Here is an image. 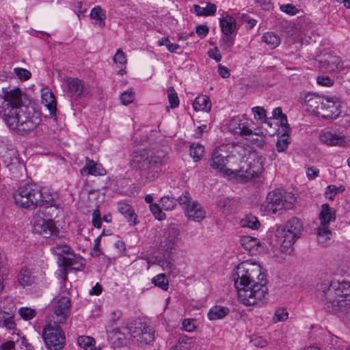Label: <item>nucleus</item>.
Wrapping results in <instances>:
<instances>
[{
	"label": "nucleus",
	"mask_w": 350,
	"mask_h": 350,
	"mask_svg": "<svg viewBox=\"0 0 350 350\" xmlns=\"http://www.w3.org/2000/svg\"><path fill=\"white\" fill-rule=\"evenodd\" d=\"M288 312H287L286 309L284 308H278L274 312V314L272 318V321L274 323L282 322L286 321L288 319Z\"/></svg>",
	"instance_id": "obj_48"
},
{
	"label": "nucleus",
	"mask_w": 350,
	"mask_h": 350,
	"mask_svg": "<svg viewBox=\"0 0 350 350\" xmlns=\"http://www.w3.org/2000/svg\"><path fill=\"white\" fill-rule=\"evenodd\" d=\"M262 40L271 49L276 48L280 43V38L273 32L265 33L262 38Z\"/></svg>",
	"instance_id": "obj_42"
},
{
	"label": "nucleus",
	"mask_w": 350,
	"mask_h": 350,
	"mask_svg": "<svg viewBox=\"0 0 350 350\" xmlns=\"http://www.w3.org/2000/svg\"><path fill=\"white\" fill-rule=\"evenodd\" d=\"M178 201L184 208L188 219L194 221H200L205 217L204 209L197 201H191V197L189 192L185 191L178 198Z\"/></svg>",
	"instance_id": "obj_11"
},
{
	"label": "nucleus",
	"mask_w": 350,
	"mask_h": 350,
	"mask_svg": "<svg viewBox=\"0 0 350 350\" xmlns=\"http://www.w3.org/2000/svg\"><path fill=\"white\" fill-rule=\"evenodd\" d=\"M319 116L324 119L335 120L340 113V103L336 98L324 97Z\"/></svg>",
	"instance_id": "obj_16"
},
{
	"label": "nucleus",
	"mask_w": 350,
	"mask_h": 350,
	"mask_svg": "<svg viewBox=\"0 0 350 350\" xmlns=\"http://www.w3.org/2000/svg\"><path fill=\"white\" fill-rule=\"evenodd\" d=\"M131 339L143 344H150L154 340L152 326L142 319H137L129 325Z\"/></svg>",
	"instance_id": "obj_10"
},
{
	"label": "nucleus",
	"mask_w": 350,
	"mask_h": 350,
	"mask_svg": "<svg viewBox=\"0 0 350 350\" xmlns=\"http://www.w3.org/2000/svg\"><path fill=\"white\" fill-rule=\"evenodd\" d=\"M320 225L317 228L318 241L324 244L332 237V232L329 230L331 222L336 220V211L328 204H324L321 206L319 214Z\"/></svg>",
	"instance_id": "obj_9"
},
{
	"label": "nucleus",
	"mask_w": 350,
	"mask_h": 350,
	"mask_svg": "<svg viewBox=\"0 0 350 350\" xmlns=\"http://www.w3.org/2000/svg\"><path fill=\"white\" fill-rule=\"evenodd\" d=\"M157 44L160 46H165L167 51L170 53H180L182 52L180 46L178 44L170 42L167 37H163L159 39L158 40Z\"/></svg>",
	"instance_id": "obj_41"
},
{
	"label": "nucleus",
	"mask_w": 350,
	"mask_h": 350,
	"mask_svg": "<svg viewBox=\"0 0 350 350\" xmlns=\"http://www.w3.org/2000/svg\"><path fill=\"white\" fill-rule=\"evenodd\" d=\"M85 266L84 259L81 256L62 258L59 261V267H64L69 269L76 271L81 270Z\"/></svg>",
	"instance_id": "obj_22"
},
{
	"label": "nucleus",
	"mask_w": 350,
	"mask_h": 350,
	"mask_svg": "<svg viewBox=\"0 0 350 350\" xmlns=\"http://www.w3.org/2000/svg\"><path fill=\"white\" fill-rule=\"evenodd\" d=\"M42 336L46 347L49 350H62L65 345L64 332L57 321H51L45 325Z\"/></svg>",
	"instance_id": "obj_8"
},
{
	"label": "nucleus",
	"mask_w": 350,
	"mask_h": 350,
	"mask_svg": "<svg viewBox=\"0 0 350 350\" xmlns=\"http://www.w3.org/2000/svg\"><path fill=\"white\" fill-rule=\"evenodd\" d=\"M3 101L0 117L7 126L21 135L34 131L41 122V116L32 107L23 105L19 89L3 92Z\"/></svg>",
	"instance_id": "obj_1"
},
{
	"label": "nucleus",
	"mask_w": 350,
	"mask_h": 350,
	"mask_svg": "<svg viewBox=\"0 0 350 350\" xmlns=\"http://www.w3.org/2000/svg\"><path fill=\"white\" fill-rule=\"evenodd\" d=\"M229 313V309L226 307L215 306L212 307L208 312V318L211 321L223 319Z\"/></svg>",
	"instance_id": "obj_34"
},
{
	"label": "nucleus",
	"mask_w": 350,
	"mask_h": 350,
	"mask_svg": "<svg viewBox=\"0 0 350 350\" xmlns=\"http://www.w3.org/2000/svg\"><path fill=\"white\" fill-rule=\"evenodd\" d=\"M217 208L223 215H228L233 208V200L228 197H220L217 202Z\"/></svg>",
	"instance_id": "obj_36"
},
{
	"label": "nucleus",
	"mask_w": 350,
	"mask_h": 350,
	"mask_svg": "<svg viewBox=\"0 0 350 350\" xmlns=\"http://www.w3.org/2000/svg\"><path fill=\"white\" fill-rule=\"evenodd\" d=\"M239 224L243 228H248L252 230H257L260 226L258 218L253 215H247L240 220Z\"/></svg>",
	"instance_id": "obj_37"
},
{
	"label": "nucleus",
	"mask_w": 350,
	"mask_h": 350,
	"mask_svg": "<svg viewBox=\"0 0 350 350\" xmlns=\"http://www.w3.org/2000/svg\"><path fill=\"white\" fill-rule=\"evenodd\" d=\"M18 314L23 319L29 321L36 317L37 312L33 308L23 307L18 310Z\"/></svg>",
	"instance_id": "obj_49"
},
{
	"label": "nucleus",
	"mask_w": 350,
	"mask_h": 350,
	"mask_svg": "<svg viewBox=\"0 0 350 350\" xmlns=\"http://www.w3.org/2000/svg\"><path fill=\"white\" fill-rule=\"evenodd\" d=\"M296 198L291 192L274 190L268 193L265 202L267 211L276 214L281 211L293 208Z\"/></svg>",
	"instance_id": "obj_7"
},
{
	"label": "nucleus",
	"mask_w": 350,
	"mask_h": 350,
	"mask_svg": "<svg viewBox=\"0 0 350 350\" xmlns=\"http://www.w3.org/2000/svg\"><path fill=\"white\" fill-rule=\"evenodd\" d=\"M56 197L51 189L36 184H25L14 194L16 204L26 208L53 206Z\"/></svg>",
	"instance_id": "obj_4"
},
{
	"label": "nucleus",
	"mask_w": 350,
	"mask_h": 350,
	"mask_svg": "<svg viewBox=\"0 0 350 350\" xmlns=\"http://www.w3.org/2000/svg\"><path fill=\"white\" fill-rule=\"evenodd\" d=\"M64 85L65 92L75 100L86 96L90 92V85L78 78H66Z\"/></svg>",
	"instance_id": "obj_12"
},
{
	"label": "nucleus",
	"mask_w": 350,
	"mask_h": 350,
	"mask_svg": "<svg viewBox=\"0 0 350 350\" xmlns=\"http://www.w3.org/2000/svg\"><path fill=\"white\" fill-rule=\"evenodd\" d=\"M345 190V187L343 185L336 187V185H330L327 187L325 195L329 200H334L337 193L343 192Z\"/></svg>",
	"instance_id": "obj_46"
},
{
	"label": "nucleus",
	"mask_w": 350,
	"mask_h": 350,
	"mask_svg": "<svg viewBox=\"0 0 350 350\" xmlns=\"http://www.w3.org/2000/svg\"><path fill=\"white\" fill-rule=\"evenodd\" d=\"M152 282L164 291H167L169 286L168 280L164 273H159L152 279Z\"/></svg>",
	"instance_id": "obj_45"
},
{
	"label": "nucleus",
	"mask_w": 350,
	"mask_h": 350,
	"mask_svg": "<svg viewBox=\"0 0 350 350\" xmlns=\"http://www.w3.org/2000/svg\"><path fill=\"white\" fill-rule=\"evenodd\" d=\"M239 243L243 248L250 252L260 245V241L258 239L247 235L240 237Z\"/></svg>",
	"instance_id": "obj_32"
},
{
	"label": "nucleus",
	"mask_w": 350,
	"mask_h": 350,
	"mask_svg": "<svg viewBox=\"0 0 350 350\" xmlns=\"http://www.w3.org/2000/svg\"><path fill=\"white\" fill-rule=\"evenodd\" d=\"M90 17L95 21L94 24L100 27L105 26L106 13L99 5L93 8L90 13Z\"/></svg>",
	"instance_id": "obj_28"
},
{
	"label": "nucleus",
	"mask_w": 350,
	"mask_h": 350,
	"mask_svg": "<svg viewBox=\"0 0 350 350\" xmlns=\"http://www.w3.org/2000/svg\"><path fill=\"white\" fill-rule=\"evenodd\" d=\"M319 170L314 167H308L306 171V175L309 179H314L319 176Z\"/></svg>",
	"instance_id": "obj_62"
},
{
	"label": "nucleus",
	"mask_w": 350,
	"mask_h": 350,
	"mask_svg": "<svg viewBox=\"0 0 350 350\" xmlns=\"http://www.w3.org/2000/svg\"><path fill=\"white\" fill-rule=\"evenodd\" d=\"M218 73L222 78H228L230 76V71L228 68L222 66L221 64L218 65Z\"/></svg>",
	"instance_id": "obj_64"
},
{
	"label": "nucleus",
	"mask_w": 350,
	"mask_h": 350,
	"mask_svg": "<svg viewBox=\"0 0 350 350\" xmlns=\"http://www.w3.org/2000/svg\"><path fill=\"white\" fill-rule=\"evenodd\" d=\"M77 343L85 350H96L94 339L90 336H79L77 338Z\"/></svg>",
	"instance_id": "obj_40"
},
{
	"label": "nucleus",
	"mask_w": 350,
	"mask_h": 350,
	"mask_svg": "<svg viewBox=\"0 0 350 350\" xmlns=\"http://www.w3.org/2000/svg\"><path fill=\"white\" fill-rule=\"evenodd\" d=\"M160 205L164 211L172 210L176 205V200L168 196H164L161 198Z\"/></svg>",
	"instance_id": "obj_47"
},
{
	"label": "nucleus",
	"mask_w": 350,
	"mask_h": 350,
	"mask_svg": "<svg viewBox=\"0 0 350 350\" xmlns=\"http://www.w3.org/2000/svg\"><path fill=\"white\" fill-rule=\"evenodd\" d=\"M280 10L282 12L291 16H294L299 12V10L291 3L281 5Z\"/></svg>",
	"instance_id": "obj_55"
},
{
	"label": "nucleus",
	"mask_w": 350,
	"mask_h": 350,
	"mask_svg": "<svg viewBox=\"0 0 350 350\" xmlns=\"http://www.w3.org/2000/svg\"><path fill=\"white\" fill-rule=\"evenodd\" d=\"M303 230V224L297 217L291 218L284 227L278 226L275 231V236L282 239L281 240V250L288 252L300 237Z\"/></svg>",
	"instance_id": "obj_6"
},
{
	"label": "nucleus",
	"mask_w": 350,
	"mask_h": 350,
	"mask_svg": "<svg viewBox=\"0 0 350 350\" xmlns=\"http://www.w3.org/2000/svg\"><path fill=\"white\" fill-rule=\"evenodd\" d=\"M228 151L233 157H239L243 159L248 155L245 161L247 167L245 170V174H244L247 180L258 176L262 172L263 165L261 158L256 152H250L249 149L245 148L239 144L221 146L215 149L212 154L211 159L209 160V164L213 170L229 174L230 170L226 168L228 158L230 157L228 154Z\"/></svg>",
	"instance_id": "obj_3"
},
{
	"label": "nucleus",
	"mask_w": 350,
	"mask_h": 350,
	"mask_svg": "<svg viewBox=\"0 0 350 350\" xmlns=\"http://www.w3.org/2000/svg\"><path fill=\"white\" fill-rule=\"evenodd\" d=\"M92 224L94 227L100 228L101 226L100 214L98 209L94 210L92 215Z\"/></svg>",
	"instance_id": "obj_59"
},
{
	"label": "nucleus",
	"mask_w": 350,
	"mask_h": 350,
	"mask_svg": "<svg viewBox=\"0 0 350 350\" xmlns=\"http://www.w3.org/2000/svg\"><path fill=\"white\" fill-rule=\"evenodd\" d=\"M135 100V92L132 90L124 91L120 95L121 103L127 105L133 103Z\"/></svg>",
	"instance_id": "obj_51"
},
{
	"label": "nucleus",
	"mask_w": 350,
	"mask_h": 350,
	"mask_svg": "<svg viewBox=\"0 0 350 350\" xmlns=\"http://www.w3.org/2000/svg\"><path fill=\"white\" fill-rule=\"evenodd\" d=\"M100 237H98L94 240V247L91 252L93 256H98L100 254L101 252L100 250Z\"/></svg>",
	"instance_id": "obj_61"
},
{
	"label": "nucleus",
	"mask_w": 350,
	"mask_h": 350,
	"mask_svg": "<svg viewBox=\"0 0 350 350\" xmlns=\"http://www.w3.org/2000/svg\"><path fill=\"white\" fill-rule=\"evenodd\" d=\"M208 55L210 57L215 59L217 62H219L221 59V55L219 53L217 48L213 49H210L208 51Z\"/></svg>",
	"instance_id": "obj_63"
},
{
	"label": "nucleus",
	"mask_w": 350,
	"mask_h": 350,
	"mask_svg": "<svg viewBox=\"0 0 350 350\" xmlns=\"http://www.w3.org/2000/svg\"><path fill=\"white\" fill-rule=\"evenodd\" d=\"M320 141L327 146H345L347 142L344 135L329 131H322L319 135Z\"/></svg>",
	"instance_id": "obj_19"
},
{
	"label": "nucleus",
	"mask_w": 350,
	"mask_h": 350,
	"mask_svg": "<svg viewBox=\"0 0 350 350\" xmlns=\"http://www.w3.org/2000/svg\"><path fill=\"white\" fill-rule=\"evenodd\" d=\"M168 100L171 108L174 109L179 105V99L177 94L173 87L167 88Z\"/></svg>",
	"instance_id": "obj_50"
},
{
	"label": "nucleus",
	"mask_w": 350,
	"mask_h": 350,
	"mask_svg": "<svg viewBox=\"0 0 350 350\" xmlns=\"http://www.w3.org/2000/svg\"><path fill=\"white\" fill-rule=\"evenodd\" d=\"M323 98L317 94H307L304 99L307 111L319 116Z\"/></svg>",
	"instance_id": "obj_20"
},
{
	"label": "nucleus",
	"mask_w": 350,
	"mask_h": 350,
	"mask_svg": "<svg viewBox=\"0 0 350 350\" xmlns=\"http://www.w3.org/2000/svg\"><path fill=\"white\" fill-rule=\"evenodd\" d=\"M118 210L120 213L126 218L131 224L135 225L136 224L137 215L130 204L120 202L118 204Z\"/></svg>",
	"instance_id": "obj_27"
},
{
	"label": "nucleus",
	"mask_w": 350,
	"mask_h": 350,
	"mask_svg": "<svg viewBox=\"0 0 350 350\" xmlns=\"http://www.w3.org/2000/svg\"><path fill=\"white\" fill-rule=\"evenodd\" d=\"M16 326L14 316L10 313L0 310V327H5L8 330L14 331Z\"/></svg>",
	"instance_id": "obj_31"
},
{
	"label": "nucleus",
	"mask_w": 350,
	"mask_h": 350,
	"mask_svg": "<svg viewBox=\"0 0 350 350\" xmlns=\"http://www.w3.org/2000/svg\"><path fill=\"white\" fill-rule=\"evenodd\" d=\"M149 208L156 219L163 220L165 218V214L163 213L161 205L157 204H150Z\"/></svg>",
	"instance_id": "obj_52"
},
{
	"label": "nucleus",
	"mask_w": 350,
	"mask_h": 350,
	"mask_svg": "<svg viewBox=\"0 0 350 350\" xmlns=\"http://www.w3.org/2000/svg\"><path fill=\"white\" fill-rule=\"evenodd\" d=\"M179 230L174 227L170 226L165 229L161 239L160 246L165 251H171L179 241Z\"/></svg>",
	"instance_id": "obj_18"
},
{
	"label": "nucleus",
	"mask_w": 350,
	"mask_h": 350,
	"mask_svg": "<svg viewBox=\"0 0 350 350\" xmlns=\"http://www.w3.org/2000/svg\"><path fill=\"white\" fill-rule=\"evenodd\" d=\"M5 255L0 254V293H1L5 287V282L8 280L9 270L5 265Z\"/></svg>",
	"instance_id": "obj_38"
},
{
	"label": "nucleus",
	"mask_w": 350,
	"mask_h": 350,
	"mask_svg": "<svg viewBox=\"0 0 350 350\" xmlns=\"http://www.w3.org/2000/svg\"><path fill=\"white\" fill-rule=\"evenodd\" d=\"M111 337L118 340L122 345H126L127 340H130L129 326L116 327L111 332Z\"/></svg>",
	"instance_id": "obj_29"
},
{
	"label": "nucleus",
	"mask_w": 350,
	"mask_h": 350,
	"mask_svg": "<svg viewBox=\"0 0 350 350\" xmlns=\"http://www.w3.org/2000/svg\"><path fill=\"white\" fill-rule=\"evenodd\" d=\"M85 165L81 170V173L88 175L103 176L105 174V170L100 164L95 163L93 160L86 159Z\"/></svg>",
	"instance_id": "obj_23"
},
{
	"label": "nucleus",
	"mask_w": 350,
	"mask_h": 350,
	"mask_svg": "<svg viewBox=\"0 0 350 350\" xmlns=\"http://www.w3.org/2000/svg\"><path fill=\"white\" fill-rule=\"evenodd\" d=\"M42 103L49 109L51 116L56 115V99L51 91L44 89L42 92Z\"/></svg>",
	"instance_id": "obj_24"
},
{
	"label": "nucleus",
	"mask_w": 350,
	"mask_h": 350,
	"mask_svg": "<svg viewBox=\"0 0 350 350\" xmlns=\"http://www.w3.org/2000/svg\"><path fill=\"white\" fill-rule=\"evenodd\" d=\"M2 161L3 163L10 170L12 167H15L19 164V159L18 157V153L15 150L10 149L5 152L1 155Z\"/></svg>",
	"instance_id": "obj_30"
},
{
	"label": "nucleus",
	"mask_w": 350,
	"mask_h": 350,
	"mask_svg": "<svg viewBox=\"0 0 350 350\" xmlns=\"http://www.w3.org/2000/svg\"><path fill=\"white\" fill-rule=\"evenodd\" d=\"M254 118L258 120H266V111L262 107H254L252 109Z\"/></svg>",
	"instance_id": "obj_54"
},
{
	"label": "nucleus",
	"mask_w": 350,
	"mask_h": 350,
	"mask_svg": "<svg viewBox=\"0 0 350 350\" xmlns=\"http://www.w3.org/2000/svg\"><path fill=\"white\" fill-rule=\"evenodd\" d=\"M221 46L222 49L224 50H229L233 46L234 40L233 38L227 37V36H226L221 38Z\"/></svg>",
	"instance_id": "obj_58"
},
{
	"label": "nucleus",
	"mask_w": 350,
	"mask_h": 350,
	"mask_svg": "<svg viewBox=\"0 0 350 350\" xmlns=\"http://www.w3.org/2000/svg\"><path fill=\"white\" fill-rule=\"evenodd\" d=\"M290 137L286 134H283L278 137L276 142V150L278 152H285L290 144Z\"/></svg>",
	"instance_id": "obj_44"
},
{
	"label": "nucleus",
	"mask_w": 350,
	"mask_h": 350,
	"mask_svg": "<svg viewBox=\"0 0 350 350\" xmlns=\"http://www.w3.org/2000/svg\"><path fill=\"white\" fill-rule=\"evenodd\" d=\"M191 338L187 336H180L175 346H180L183 350H190L189 341Z\"/></svg>",
	"instance_id": "obj_56"
},
{
	"label": "nucleus",
	"mask_w": 350,
	"mask_h": 350,
	"mask_svg": "<svg viewBox=\"0 0 350 350\" xmlns=\"http://www.w3.org/2000/svg\"><path fill=\"white\" fill-rule=\"evenodd\" d=\"M70 299L66 295L57 296L53 299V319L58 324L66 323L70 313Z\"/></svg>",
	"instance_id": "obj_13"
},
{
	"label": "nucleus",
	"mask_w": 350,
	"mask_h": 350,
	"mask_svg": "<svg viewBox=\"0 0 350 350\" xmlns=\"http://www.w3.org/2000/svg\"><path fill=\"white\" fill-rule=\"evenodd\" d=\"M194 321H195L193 319H185L182 323V329L187 332H193L196 329Z\"/></svg>",
	"instance_id": "obj_57"
},
{
	"label": "nucleus",
	"mask_w": 350,
	"mask_h": 350,
	"mask_svg": "<svg viewBox=\"0 0 350 350\" xmlns=\"http://www.w3.org/2000/svg\"><path fill=\"white\" fill-rule=\"evenodd\" d=\"M317 83L319 85L329 87L333 85V80L329 77L319 76L317 79Z\"/></svg>",
	"instance_id": "obj_60"
},
{
	"label": "nucleus",
	"mask_w": 350,
	"mask_h": 350,
	"mask_svg": "<svg viewBox=\"0 0 350 350\" xmlns=\"http://www.w3.org/2000/svg\"><path fill=\"white\" fill-rule=\"evenodd\" d=\"M190 156L195 162L200 161L204 154V147L198 143H193L190 146Z\"/></svg>",
	"instance_id": "obj_39"
},
{
	"label": "nucleus",
	"mask_w": 350,
	"mask_h": 350,
	"mask_svg": "<svg viewBox=\"0 0 350 350\" xmlns=\"http://www.w3.org/2000/svg\"><path fill=\"white\" fill-rule=\"evenodd\" d=\"M252 125L253 122L252 120L235 116L229 121L228 129L234 134L247 137L253 135Z\"/></svg>",
	"instance_id": "obj_15"
},
{
	"label": "nucleus",
	"mask_w": 350,
	"mask_h": 350,
	"mask_svg": "<svg viewBox=\"0 0 350 350\" xmlns=\"http://www.w3.org/2000/svg\"><path fill=\"white\" fill-rule=\"evenodd\" d=\"M193 107L196 111H210L211 109L210 98L206 95L197 96L193 100Z\"/></svg>",
	"instance_id": "obj_26"
},
{
	"label": "nucleus",
	"mask_w": 350,
	"mask_h": 350,
	"mask_svg": "<svg viewBox=\"0 0 350 350\" xmlns=\"http://www.w3.org/2000/svg\"><path fill=\"white\" fill-rule=\"evenodd\" d=\"M33 270L24 267L19 272L18 281L23 288L31 286L37 282L38 275Z\"/></svg>",
	"instance_id": "obj_21"
},
{
	"label": "nucleus",
	"mask_w": 350,
	"mask_h": 350,
	"mask_svg": "<svg viewBox=\"0 0 350 350\" xmlns=\"http://www.w3.org/2000/svg\"><path fill=\"white\" fill-rule=\"evenodd\" d=\"M221 32L225 36L232 34L237 30L236 20L231 16L227 15L220 21Z\"/></svg>",
	"instance_id": "obj_25"
},
{
	"label": "nucleus",
	"mask_w": 350,
	"mask_h": 350,
	"mask_svg": "<svg viewBox=\"0 0 350 350\" xmlns=\"http://www.w3.org/2000/svg\"><path fill=\"white\" fill-rule=\"evenodd\" d=\"M113 62L120 67V70L118 73L120 75L126 74V65L127 63V59L125 53L120 49H118L113 58Z\"/></svg>",
	"instance_id": "obj_35"
},
{
	"label": "nucleus",
	"mask_w": 350,
	"mask_h": 350,
	"mask_svg": "<svg viewBox=\"0 0 350 350\" xmlns=\"http://www.w3.org/2000/svg\"><path fill=\"white\" fill-rule=\"evenodd\" d=\"M70 250V247L69 246L63 244H57L51 249V252L57 256L58 264L62 258H66L64 256V254H68Z\"/></svg>",
	"instance_id": "obj_43"
},
{
	"label": "nucleus",
	"mask_w": 350,
	"mask_h": 350,
	"mask_svg": "<svg viewBox=\"0 0 350 350\" xmlns=\"http://www.w3.org/2000/svg\"><path fill=\"white\" fill-rule=\"evenodd\" d=\"M33 220V230L44 238H49L57 233V228L53 220L45 219L39 214L36 215Z\"/></svg>",
	"instance_id": "obj_14"
},
{
	"label": "nucleus",
	"mask_w": 350,
	"mask_h": 350,
	"mask_svg": "<svg viewBox=\"0 0 350 350\" xmlns=\"http://www.w3.org/2000/svg\"><path fill=\"white\" fill-rule=\"evenodd\" d=\"M319 62V68L325 72H340L343 70L340 57L327 53L323 55Z\"/></svg>",
	"instance_id": "obj_17"
},
{
	"label": "nucleus",
	"mask_w": 350,
	"mask_h": 350,
	"mask_svg": "<svg viewBox=\"0 0 350 350\" xmlns=\"http://www.w3.org/2000/svg\"><path fill=\"white\" fill-rule=\"evenodd\" d=\"M14 73L21 81H27L31 77V73L30 71L22 68H15L14 69Z\"/></svg>",
	"instance_id": "obj_53"
},
{
	"label": "nucleus",
	"mask_w": 350,
	"mask_h": 350,
	"mask_svg": "<svg viewBox=\"0 0 350 350\" xmlns=\"http://www.w3.org/2000/svg\"><path fill=\"white\" fill-rule=\"evenodd\" d=\"M193 12L199 16H213L217 11V6L211 3H208L206 7H201L198 5H194L193 7Z\"/></svg>",
	"instance_id": "obj_33"
},
{
	"label": "nucleus",
	"mask_w": 350,
	"mask_h": 350,
	"mask_svg": "<svg viewBox=\"0 0 350 350\" xmlns=\"http://www.w3.org/2000/svg\"><path fill=\"white\" fill-rule=\"evenodd\" d=\"M265 275L256 262L244 261L237 265L232 274L239 301L245 306H254L267 293Z\"/></svg>",
	"instance_id": "obj_2"
},
{
	"label": "nucleus",
	"mask_w": 350,
	"mask_h": 350,
	"mask_svg": "<svg viewBox=\"0 0 350 350\" xmlns=\"http://www.w3.org/2000/svg\"><path fill=\"white\" fill-rule=\"evenodd\" d=\"M168 159L167 153L163 151L141 150L133 152L130 165L133 169L141 171L146 179L150 181L159 176L161 167Z\"/></svg>",
	"instance_id": "obj_5"
}]
</instances>
